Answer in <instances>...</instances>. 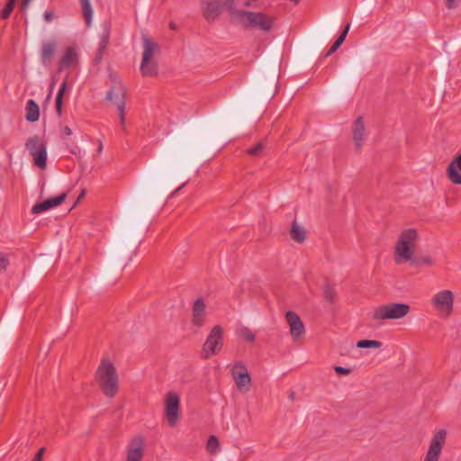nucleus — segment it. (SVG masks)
<instances>
[{
	"label": "nucleus",
	"instance_id": "nucleus-1",
	"mask_svg": "<svg viewBox=\"0 0 461 461\" xmlns=\"http://www.w3.org/2000/svg\"><path fill=\"white\" fill-rule=\"evenodd\" d=\"M232 18L245 29H258L268 32L272 30L276 17L261 12H252L247 10L233 9Z\"/></svg>",
	"mask_w": 461,
	"mask_h": 461
},
{
	"label": "nucleus",
	"instance_id": "nucleus-2",
	"mask_svg": "<svg viewBox=\"0 0 461 461\" xmlns=\"http://www.w3.org/2000/svg\"><path fill=\"white\" fill-rule=\"evenodd\" d=\"M96 375L104 394L113 397L118 392V375L113 364L109 360H102Z\"/></svg>",
	"mask_w": 461,
	"mask_h": 461
},
{
	"label": "nucleus",
	"instance_id": "nucleus-3",
	"mask_svg": "<svg viewBox=\"0 0 461 461\" xmlns=\"http://www.w3.org/2000/svg\"><path fill=\"white\" fill-rule=\"evenodd\" d=\"M417 240L418 232L415 229H407L401 233L394 249V261L397 265L412 259Z\"/></svg>",
	"mask_w": 461,
	"mask_h": 461
},
{
	"label": "nucleus",
	"instance_id": "nucleus-4",
	"mask_svg": "<svg viewBox=\"0 0 461 461\" xmlns=\"http://www.w3.org/2000/svg\"><path fill=\"white\" fill-rule=\"evenodd\" d=\"M411 310L407 303H391L378 306L372 312L371 319L382 324L384 320H397L406 316Z\"/></svg>",
	"mask_w": 461,
	"mask_h": 461
},
{
	"label": "nucleus",
	"instance_id": "nucleus-5",
	"mask_svg": "<svg viewBox=\"0 0 461 461\" xmlns=\"http://www.w3.org/2000/svg\"><path fill=\"white\" fill-rule=\"evenodd\" d=\"M240 0H201V10L205 20H216L224 8H227L232 16V10L237 9L236 4Z\"/></svg>",
	"mask_w": 461,
	"mask_h": 461
},
{
	"label": "nucleus",
	"instance_id": "nucleus-6",
	"mask_svg": "<svg viewBox=\"0 0 461 461\" xmlns=\"http://www.w3.org/2000/svg\"><path fill=\"white\" fill-rule=\"evenodd\" d=\"M143 53L140 64V71L144 77H154L158 74V64L151 62V58L156 50H158V45L151 41L146 35L142 36Z\"/></svg>",
	"mask_w": 461,
	"mask_h": 461
},
{
	"label": "nucleus",
	"instance_id": "nucleus-7",
	"mask_svg": "<svg viewBox=\"0 0 461 461\" xmlns=\"http://www.w3.org/2000/svg\"><path fill=\"white\" fill-rule=\"evenodd\" d=\"M223 329L220 325H216L212 329L203 345L201 352L203 358L209 359L221 350L223 346Z\"/></svg>",
	"mask_w": 461,
	"mask_h": 461
},
{
	"label": "nucleus",
	"instance_id": "nucleus-8",
	"mask_svg": "<svg viewBox=\"0 0 461 461\" xmlns=\"http://www.w3.org/2000/svg\"><path fill=\"white\" fill-rule=\"evenodd\" d=\"M25 148L33 158V163L41 169L47 167V149L41 137L34 135L27 140Z\"/></svg>",
	"mask_w": 461,
	"mask_h": 461
},
{
	"label": "nucleus",
	"instance_id": "nucleus-9",
	"mask_svg": "<svg viewBox=\"0 0 461 461\" xmlns=\"http://www.w3.org/2000/svg\"><path fill=\"white\" fill-rule=\"evenodd\" d=\"M446 438L447 431L443 429H439L433 435L423 461H438L446 443Z\"/></svg>",
	"mask_w": 461,
	"mask_h": 461
},
{
	"label": "nucleus",
	"instance_id": "nucleus-10",
	"mask_svg": "<svg viewBox=\"0 0 461 461\" xmlns=\"http://www.w3.org/2000/svg\"><path fill=\"white\" fill-rule=\"evenodd\" d=\"M106 100L110 102H113V104L117 106L118 113L120 117V122L122 127L125 125V109H126V102H125V91L122 86H113L107 93L105 96Z\"/></svg>",
	"mask_w": 461,
	"mask_h": 461
},
{
	"label": "nucleus",
	"instance_id": "nucleus-11",
	"mask_svg": "<svg viewBox=\"0 0 461 461\" xmlns=\"http://www.w3.org/2000/svg\"><path fill=\"white\" fill-rule=\"evenodd\" d=\"M180 399L176 393H168L165 400V416L170 427H174L179 418Z\"/></svg>",
	"mask_w": 461,
	"mask_h": 461
},
{
	"label": "nucleus",
	"instance_id": "nucleus-12",
	"mask_svg": "<svg viewBox=\"0 0 461 461\" xmlns=\"http://www.w3.org/2000/svg\"><path fill=\"white\" fill-rule=\"evenodd\" d=\"M145 452V440L142 436L134 437L127 447L126 461H141Z\"/></svg>",
	"mask_w": 461,
	"mask_h": 461
},
{
	"label": "nucleus",
	"instance_id": "nucleus-13",
	"mask_svg": "<svg viewBox=\"0 0 461 461\" xmlns=\"http://www.w3.org/2000/svg\"><path fill=\"white\" fill-rule=\"evenodd\" d=\"M230 371L238 389L241 390L250 384L251 377L242 362H236Z\"/></svg>",
	"mask_w": 461,
	"mask_h": 461
},
{
	"label": "nucleus",
	"instance_id": "nucleus-14",
	"mask_svg": "<svg viewBox=\"0 0 461 461\" xmlns=\"http://www.w3.org/2000/svg\"><path fill=\"white\" fill-rule=\"evenodd\" d=\"M434 306L439 311H447V315L453 310L454 295L449 290H443L435 294L432 299Z\"/></svg>",
	"mask_w": 461,
	"mask_h": 461
},
{
	"label": "nucleus",
	"instance_id": "nucleus-15",
	"mask_svg": "<svg viewBox=\"0 0 461 461\" xmlns=\"http://www.w3.org/2000/svg\"><path fill=\"white\" fill-rule=\"evenodd\" d=\"M111 29L112 25L110 23H104L102 26V32L100 33V41L98 44V49L95 52L94 62L95 64H99L104 57V54L107 49L109 44L110 36H111Z\"/></svg>",
	"mask_w": 461,
	"mask_h": 461
},
{
	"label": "nucleus",
	"instance_id": "nucleus-16",
	"mask_svg": "<svg viewBox=\"0 0 461 461\" xmlns=\"http://www.w3.org/2000/svg\"><path fill=\"white\" fill-rule=\"evenodd\" d=\"M285 320L290 327L291 336L294 340L304 333L305 328L303 322L297 313L288 311L285 314Z\"/></svg>",
	"mask_w": 461,
	"mask_h": 461
},
{
	"label": "nucleus",
	"instance_id": "nucleus-17",
	"mask_svg": "<svg viewBox=\"0 0 461 461\" xmlns=\"http://www.w3.org/2000/svg\"><path fill=\"white\" fill-rule=\"evenodd\" d=\"M67 198V193H62L56 197H50L43 202L37 203L32 208V213L39 214L56 206L60 205Z\"/></svg>",
	"mask_w": 461,
	"mask_h": 461
},
{
	"label": "nucleus",
	"instance_id": "nucleus-18",
	"mask_svg": "<svg viewBox=\"0 0 461 461\" xmlns=\"http://www.w3.org/2000/svg\"><path fill=\"white\" fill-rule=\"evenodd\" d=\"M447 176L455 185H461V151L456 153L447 168Z\"/></svg>",
	"mask_w": 461,
	"mask_h": 461
},
{
	"label": "nucleus",
	"instance_id": "nucleus-19",
	"mask_svg": "<svg viewBox=\"0 0 461 461\" xmlns=\"http://www.w3.org/2000/svg\"><path fill=\"white\" fill-rule=\"evenodd\" d=\"M56 49L57 41L55 40H49L42 43L40 52V58L41 63L44 67H49L51 64Z\"/></svg>",
	"mask_w": 461,
	"mask_h": 461
},
{
	"label": "nucleus",
	"instance_id": "nucleus-20",
	"mask_svg": "<svg viewBox=\"0 0 461 461\" xmlns=\"http://www.w3.org/2000/svg\"><path fill=\"white\" fill-rule=\"evenodd\" d=\"M192 313V324L197 328H201L203 325L205 314V303L203 298H198L194 301Z\"/></svg>",
	"mask_w": 461,
	"mask_h": 461
},
{
	"label": "nucleus",
	"instance_id": "nucleus-21",
	"mask_svg": "<svg viewBox=\"0 0 461 461\" xmlns=\"http://www.w3.org/2000/svg\"><path fill=\"white\" fill-rule=\"evenodd\" d=\"M365 124L362 117H357L353 125V140L357 149H360L365 140Z\"/></svg>",
	"mask_w": 461,
	"mask_h": 461
},
{
	"label": "nucleus",
	"instance_id": "nucleus-22",
	"mask_svg": "<svg viewBox=\"0 0 461 461\" xmlns=\"http://www.w3.org/2000/svg\"><path fill=\"white\" fill-rule=\"evenodd\" d=\"M77 54L75 51L74 48L69 47L67 48L63 56L61 57L59 60V70H63L68 67H70L73 63L77 62Z\"/></svg>",
	"mask_w": 461,
	"mask_h": 461
},
{
	"label": "nucleus",
	"instance_id": "nucleus-23",
	"mask_svg": "<svg viewBox=\"0 0 461 461\" xmlns=\"http://www.w3.org/2000/svg\"><path fill=\"white\" fill-rule=\"evenodd\" d=\"M25 110V118L28 122H35L39 120L40 107L34 100L30 99L27 101Z\"/></svg>",
	"mask_w": 461,
	"mask_h": 461
},
{
	"label": "nucleus",
	"instance_id": "nucleus-24",
	"mask_svg": "<svg viewBox=\"0 0 461 461\" xmlns=\"http://www.w3.org/2000/svg\"><path fill=\"white\" fill-rule=\"evenodd\" d=\"M291 238L293 240L302 243L305 240V230L299 226L296 221H294L291 227Z\"/></svg>",
	"mask_w": 461,
	"mask_h": 461
},
{
	"label": "nucleus",
	"instance_id": "nucleus-25",
	"mask_svg": "<svg viewBox=\"0 0 461 461\" xmlns=\"http://www.w3.org/2000/svg\"><path fill=\"white\" fill-rule=\"evenodd\" d=\"M67 87H68V81H67V79H65L59 86V89L58 91L56 100H55L56 112L59 115H61L62 105H63V95H64V93H65Z\"/></svg>",
	"mask_w": 461,
	"mask_h": 461
},
{
	"label": "nucleus",
	"instance_id": "nucleus-26",
	"mask_svg": "<svg viewBox=\"0 0 461 461\" xmlns=\"http://www.w3.org/2000/svg\"><path fill=\"white\" fill-rule=\"evenodd\" d=\"M80 3L85 22L87 26H90L93 18V9L90 4V0H80Z\"/></svg>",
	"mask_w": 461,
	"mask_h": 461
},
{
	"label": "nucleus",
	"instance_id": "nucleus-27",
	"mask_svg": "<svg viewBox=\"0 0 461 461\" xmlns=\"http://www.w3.org/2000/svg\"><path fill=\"white\" fill-rule=\"evenodd\" d=\"M407 262H410L411 266L419 267V266H432L434 264L433 260L429 256H423L420 258H415L412 256L411 260H407Z\"/></svg>",
	"mask_w": 461,
	"mask_h": 461
},
{
	"label": "nucleus",
	"instance_id": "nucleus-28",
	"mask_svg": "<svg viewBox=\"0 0 461 461\" xmlns=\"http://www.w3.org/2000/svg\"><path fill=\"white\" fill-rule=\"evenodd\" d=\"M323 295L326 301L330 303H333L336 298V290L333 285L329 283H326L323 285Z\"/></svg>",
	"mask_w": 461,
	"mask_h": 461
},
{
	"label": "nucleus",
	"instance_id": "nucleus-29",
	"mask_svg": "<svg viewBox=\"0 0 461 461\" xmlns=\"http://www.w3.org/2000/svg\"><path fill=\"white\" fill-rule=\"evenodd\" d=\"M382 342L378 340L362 339L357 343L358 348H381Z\"/></svg>",
	"mask_w": 461,
	"mask_h": 461
},
{
	"label": "nucleus",
	"instance_id": "nucleus-30",
	"mask_svg": "<svg viewBox=\"0 0 461 461\" xmlns=\"http://www.w3.org/2000/svg\"><path fill=\"white\" fill-rule=\"evenodd\" d=\"M15 4L12 1H7L5 7L1 11L0 17L3 20L8 19L14 9Z\"/></svg>",
	"mask_w": 461,
	"mask_h": 461
},
{
	"label": "nucleus",
	"instance_id": "nucleus-31",
	"mask_svg": "<svg viewBox=\"0 0 461 461\" xmlns=\"http://www.w3.org/2000/svg\"><path fill=\"white\" fill-rule=\"evenodd\" d=\"M240 336L249 342H253L255 340V334L248 327H242L240 330Z\"/></svg>",
	"mask_w": 461,
	"mask_h": 461
},
{
	"label": "nucleus",
	"instance_id": "nucleus-32",
	"mask_svg": "<svg viewBox=\"0 0 461 461\" xmlns=\"http://www.w3.org/2000/svg\"><path fill=\"white\" fill-rule=\"evenodd\" d=\"M219 447V440L216 436L211 435L207 441V450L210 453H215Z\"/></svg>",
	"mask_w": 461,
	"mask_h": 461
},
{
	"label": "nucleus",
	"instance_id": "nucleus-33",
	"mask_svg": "<svg viewBox=\"0 0 461 461\" xmlns=\"http://www.w3.org/2000/svg\"><path fill=\"white\" fill-rule=\"evenodd\" d=\"M265 144L264 142L260 141L257 145H255L253 148H250L247 150V153L253 157H258L261 153V151L264 149Z\"/></svg>",
	"mask_w": 461,
	"mask_h": 461
},
{
	"label": "nucleus",
	"instance_id": "nucleus-34",
	"mask_svg": "<svg viewBox=\"0 0 461 461\" xmlns=\"http://www.w3.org/2000/svg\"><path fill=\"white\" fill-rule=\"evenodd\" d=\"M349 27H350V24L348 23L346 25V27L344 28V30L341 32V33L339 34V36L337 38V40L334 41V43L341 46L342 43L344 42L347 35H348V32L349 31Z\"/></svg>",
	"mask_w": 461,
	"mask_h": 461
},
{
	"label": "nucleus",
	"instance_id": "nucleus-35",
	"mask_svg": "<svg viewBox=\"0 0 461 461\" xmlns=\"http://www.w3.org/2000/svg\"><path fill=\"white\" fill-rule=\"evenodd\" d=\"M334 370L339 375H347L352 372L351 368H347L340 366H335Z\"/></svg>",
	"mask_w": 461,
	"mask_h": 461
},
{
	"label": "nucleus",
	"instance_id": "nucleus-36",
	"mask_svg": "<svg viewBox=\"0 0 461 461\" xmlns=\"http://www.w3.org/2000/svg\"><path fill=\"white\" fill-rule=\"evenodd\" d=\"M461 4V0H445V5L448 9H456Z\"/></svg>",
	"mask_w": 461,
	"mask_h": 461
},
{
	"label": "nucleus",
	"instance_id": "nucleus-37",
	"mask_svg": "<svg viewBox=\"0 0 461 461\" xmlns=\"http://www.w3.org/2000/svg\"><path fill=\"white\" fill-rule=\"evenodd\" d=\"M9 266V260L5 258L2 253H0V269L3 271H6Z\"/></svg>",
	"mask_w": 461,
	"mask_h": 461
},
{
	"label": "nucleus",
	"instance_id": "nucleus-38",
	"mask_svg": "<svg viewBox=\"0 0 461 461\" xmlns=\"http://www.w3.org/2000/svg\"><path fill=\"white\" fill-rule=\"evenodd\" d=\"M70 153L75 155L77 158H80L81 149L78 146L73 145L72 147H68Z\"/></svg>",
	"mask_w": 461,
	"mask_h": 461
},
{
	"label": "nucleus",
	"instance_id": "nucleus-39",
	"mask_svg": "<svg viewBox=\"0 0 461 461\" xmlns=\"http://www.w3.org/2000/svg\"><path fill=\"white\" fill-rule=\"evenodd\" d=\"M45 451V447H41L35 455L32 461H42V456Z\"/></svg>",
	"mask_w": 461,
	"mask_h": 461
},
{
	"label": "nucleus",
	"instance_id": "nucleus-40",
	"mask_svg": "<svg viewBox=\"0 0 461 461\" xmlns=\"http://www.w3.org/2000/svg\"><path fill=\"white\" fill-rule=\"evenodd\" d=\"M340 46L336 44V43H333L332 46L329 49V50L325 53L324 57H329L330 56L331 54H333L334 52L337 51V50L339 48Z\"/></svg>",
	"mask_w": 461,
	"mask_h": 461
},
{
	"label": "nucleus",
	"instance_id": "nucleus-41",
	"mask_svg": "<svg viewBox=\"0 0 461 461\" xmlns=\"http://www.w3.org/2000/svg\"><path fill=\"white\" fill-rule=\"evenodd\" d=\"M43 16H44L45 21H46L47 23H50V22H51V21H52L54 14H53V13H52V12H50V11H46V12L44 13Z\"/></svg>",
	"mask_w": 461,
	"mask_h": 461
},
{
	"label": "nucleus",
	"instance_id": "nucleus-42",
	"mask_svg": "<svg viewBox=\"0 0 461 461\" xmlns=\"http://www.w3.org/2000/svg\"><path fill=\"white\" fill-rule=\"evenodd\" d=\"M63 133L67 136H70L72 134V130L68 126H65L62 130Z\"/></svg>",
	"mask_w": 461,
	"mask_h": 461
},
{
	"label": "nucleus",
	"instance_id": "nucleus-43",
	"mask_svg": "<svg viewBox=\"0 0 461 461\" xmlns=\"http://www.w3.org/2000/svg\"><path fill=\"white\" fill-rule=\"evenodd\" d=\"M86 194V190L83 189L77 197V202L80 201L81 199H83L85 197Z\"/></svg>",
	"mask_w": 461,
	"mask_h": 461
},
{
	"label": "nucleus",
	"instance_id": "nucleus-44",
	"mask_svg": "<svg viewBox=\"0 0 461 461\" xmlns=\"http://www.w3.org/2000/svg\"><path fill=\"white\" fill-rule=\"evenodd\" d=\"M294 397H295V393L294 392H291L290 394H289V399L291 401H294Z\"/></svg>",
	"mask_w": 461,
	"mask_h": 461
},
{
	"label": "nucleus",
	"instance_id": "nucleus-45",
	"mask_svg": "<svg viewBox=\"0 0 461 461\" xmlns=\"http://www.w3.org/2000/svg\"><path fill=\"white\" fill-rule=\"evenodd\" d=\"M31 0H23V7H26L27 5L30 3Z\"/></svg>",
	"mask_w": 461,
	"mask_h": 461
},
{
	"label": "nucleus",
	"instance_id": "nucleus-46",
	"mask_svg": "<svg viewBox=\"0 0 461 461\" xmlns=\"http://www.w3.org/2000/svg\"><path fill=\"white\" fill-rule=\"evenodd\" d=\"M102 149H103V144H102V142H100L99 147H98V150H97V151H98V152H101V151H102Z\"/></svg>",
	"mask_w": 461,
	"mask_h": 461
},
{
	"label": "nucleus",
	"instance_id": "nucleus-47",
	"mask_svg": "<svg viewBox=\"0 0 461 461\" xmlns=\"http://www.w3.org/2000/svg\"><path fill=\"white\" fill-rule=\"evenodd\" d=\"M243 5H244L245 6H249V5H250V2H249V1H245V2L243 3Z\"/></svg>",
	"mask_w": 461,
	"mask_h": 461
},
{
	"label": "nucleus",
	"instance_id": "nucleus-48",
	"mask_svg": "<svg viewBox=\"0 0 461 461\" xmlns=\"http://www.w3.org/2000/svg\"><path fill=\"white\" fill-rule=\"evenodd\" d=\"M170 28H171V29H173V30H175V29H176V25H175V23H170Z\"/></svg>",
	"mask_w": 461,
	"mask_h": 461
},
{
	"label": "nucleus",
	"instance_id": "nucleus-49",
	"mask_svg": "<svg viewBox=\"0 0 461 461\" xmlns=\"http://www.w3.org/2000/svg\"><path fill=\"white\" fill-rule=\"evenodd\" d=\"M51 96V90L50 91V93L48 94V96H47V99H50Z\"/></svg>",
	"mask_w": 461,
	"mask_h": 461
}]
</instances>
